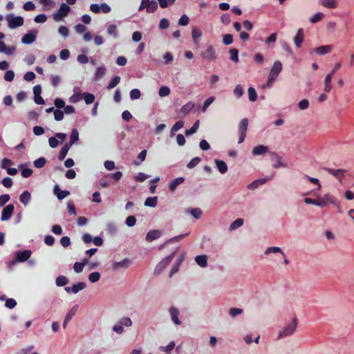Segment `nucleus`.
Returning a JSON list of instances; mask_svg holds the SVG:
<instances>
[{"mask_svg": "<svg viewBox=\"0 0 354 354\" xmlns=\"http://www.w3.org/2000/svg\"><path fill=\"white\" fill-rule=\"evenodd\" d=\"M15 210V206L12 204H8L2 210L1 220L8 221L12 216Z\"/></svg>", "mask_w": 354, "mask_h": 354, "instance_id": "nucleus-11", "label": "nucleus"}, {"mask_svg": "<svg viewBox=\"0 0 354 354\" xmlns=\"http://www.w3.org/2000/svg\"><path fill=\"white\" fill-rule=\"evenodd\" d=\"M160 234V231L157 230L149 231L146 235V240L148 242H151L152 241L159 238Z\"/></svg>", "mask_w": 354, "mask_h": 354, "instance_id": "nucleus-28", "label": "nucleus"}, {"mask_svg": "<svg viewBox=\"0 0 354 354\" xmlns=\"http://www.w3.org/2000/svg\"><path fill=\"white\" fill-rule=\"evenodd\" d=\"M248 126V119L247 118L242 119L239 123V132L246 134Z\"/></svg>", "mask_w": 354, "mask_h": 354, "instance_id": "nucleus-35", "label": "nucleus"}, {"mask_svg": "<svg viewBox=\"0 0 354 354\" xmlns=\"http://www.w3.org/2000/svg\"><path fill=\"white\" fill-rule=\"evenodd\" d=\"M229 54L230 55V59L234 63L239 62V50L235 48L230 49L229 50Z\"/></svg>", "mask_w": 354, "mask_h": 354, "instance_id": "nucleus-43", "label": "nucleus"}, {"mask_svg": "<svg viewBox=\"0 0 354 354\" xmlns=\"http://www.w3.org/2000/svg\"><path fill=\"white\" fill-rule=\"evenodd\" d=\"M6 20L8 22V26L11 29H15L23 26L24 18L20 16H15L12 14L8 15L6 17Z\"/></svg>", "mask_w": 354, "mask_h": 354, "instance_id": "nucleus-6", "label": "nucleus"}, {"mask_svg": "<svg viewBox=\"0 0 354 354\" xmlns=\"http://www.w3.org/2000/svg\"><path fill=\"white\" fill-rule=\"evenodd\" d=\"M160 6L162 8L173 5L176 0H158Z\"/></svg>", "mask_w": 354, "mask_h": 354, "instance_id": "nucleus-58", "label": "nucleus"}, {"mask_svg": "<svg viewBox=\"0 0 354 354\" xmlns=\"http://www.w3.org/2000/svg\"><path fill=\"white\" fill-rule=\"evenodd\" d=\"M277 40V33L274 32L272 33L266 39V44L268 46V48H273L274 44Z\"/></svg>", "mask_w": 354, "mask_h": 354, "instance_id": "nucleus-37", "label": "nucleus"}, {"mask_svg": "<svg viewBox=\"0 0 354 354\" xmlns=\"http://www.w3.org/2000/svg\"><path fill=\"white\" fill-rule=\"evenodd\" d=\"M131 261L130 259H124L120 261L114 262L112 264V269L115 270H118L121 268L127 269L131 266Z\"/></svg>", "mask_w": 354, "mask_h": 354, "instance_id": "nucleus-14", "label": "nucleus"}, {"mask_svg": "<svg viewBox=\"0 0 354 354\" xmlns=\"http://www.w3.org/2000/svg\"><path fill=\"white\" fill-rule=\"evenodd\" d=\"M319 3L328 9H335L337 7V0H319Z\"/></svg>", "mask_w": 354, "mask_h": 354, "instance_id": "nucleus-22", "label": "nucleus"}, {"mask_svg": "<svg viewBox=\"0 0 354 354\" xmlns=\"http://www.w3.org/2000/svg\"><path fill=\"white\" fill-rule=\"evenodd\" d=\"M333 75V72H330L326 76V77L324 79V91L325 93H329V92H330V91L332 89L331 82H332Z\"/></svg>", "mask_w": 354, "mask_h": 354, "instance_id": "nucleus-24", "label": "nucleus"}, {"mask_svg": "<svg viewBox=\"0 0 354 354\" xmlns=\"http://www.w3.org/2000/svg\"><path fill=\"white\" fill-rule=\"evenodd\" d=\"M54 194L57 196V197L59 199H64L66 196H68L70 194L68 191H63L59 189V187L57 185H55L54 187Z\"/></svg>", "mask_w": 354, "mask_h": 354, "instance_id": "nucleus-29", "label": "nucleus"}, {"mask_svg": "<svg viewBox=\"0 0 354 354\" xmlns=\"http://www.w3.org/2000/svg\"><path fill=\"white\" fill-rule=\"evenodd\" d=\"M83 95H84V100L86 104H87L93 103L95 100V96H94V95H93L91 93H85L83 94Z\"/></svg>", "mask_w": 354, "mask_h": 354, "instance_id": "nucleus-56", "label": "nucleus"}, {"mask_svg": "<svg viewBox=\"0 0 354 354\" xmlns=\"http://www.w3.org/2000/svg\"><path fill=\"white\" fill-rule=\"evenodd\" d=\"M233 92H234V95L237 98L241 97L243 95V93H244L243 88L240 84H238L235 86Z\"/></svg>", "mask_w": 354, "mask_h": 354, "instance_id": "nucleus-53", "label": "nucleus"}, {"mask_svg": "<svg viewBox=\"0 0 354 354\" xmlns=\"http://www.w3.org/2000/svg\"><path fill=\"white\" fill-rule=\"evenodd\" d=\"M304 178L310 184L316 186L315 192L313 194V195L315 196V198H311L308 197V193L302 194V196L304 197V203L306 205H311L324 208L328 206L329 205H335L337 204L336 198L329 192L324 194L322 197L319 196L318 192L322 190V185L319 178L311 177L308 175L304 176Z\"/></svg>", "mask_w": 354, "mask_h": 354, "instance_id": "nucleus-1", "label": "nucleus"}, {"mask_svg": "<svg viewBox=\"0 0 354 354\" xmlns=\"http://www.w3.org/2000/svg\"><path fill=\"white\" fill-rule=\"evenodd\" d=\"M185 180V178L183 177H178L177 178L174 179L169 185V189L171 192H174L176 189V187L179 185L180 184L183 183Z\"/></svg>", "mask_w": 354, "mask_h": 354, "instance_id": "nucleus-32", "label": "nucleus"}, {"mask_svg": "<svg viewBox=\"0 0 354 354\" xmlns=\"http://www.w3.org/2000/svg\"><path fill=\"white\" fill-rule=\"evenodd\" d=\"M55 282L57 286H63L68 283V279L66 277L61 275L57 277Z\"/></svg>", "mask_w": 354, "mask_h": 354, "instance_id": "nucleus-47", "label": "nucleus"}, {"mask_svg": "<svg viewBox=\"0 0 354 354\" xmlns=\"http://www.w3.org/2000/svg\"><path fill=\"white\" fill-rule=\"evenodd\" d=\"M325 170L328 174H331L332 176H333L334 177H335L337 178H342L346 173V170L342 169H331V168H326Z\"/></svg>", "mask_w": 354, "mask_h": 354, "instance_id": "nucleus-23", "label": "nucleus"}, {"mask_svg": "<svg viewBox=\"0 0 354 354\" xmlns=\"http://www.w3.org/2000/svg\"><path fill=\"white\" fill-rule=\"evenodd\" d=\"M203 35V30L198 26H194L192 28V38L195 44L198 45L201 37Z\"/></svg>", "mask_w": 354, "mask_h": 354, "instance_id": "nucleus-15", "label": "nucleus"}, {"mask_svg": "<svg viewBox=\"0 0 354 354\" xmlns=\"http://www.w3.org/2000/svg\"><path fill=\"white\" fill-rule=\"evenodd\" d=\"M176 346V343L174 341L170 342L167 346H162L159 347V350L166 354H170Z\"/></svg>", "mask_w": 354, "mask_h": 354, "instance_id": "nucleus-31", "label": "nucleus"}, {"mask_svg": "<svg viewBox=\"0 0 354 354\" xmlns=\"http://www.w3.org/2000/svg\"><path fill=\"white\" fill-rule=\"evenodd\" d=\"M274 160L275 161L274 167L275 168L285 167L286 165L283 162L281 157L278 156L277 154H274Z\"/></svg>", "mask_w": 354, "mask_h": 354, "instance_id": "nucleus-51", "label": "nucleus"}, {"mask_svg": "<svg viewBox=\"0 0 354 354\" xmlns=\"http://www.w3.org/2000/svg\"><path fill=\"white\" fill-rule=\"evenodd\" d=\"M170 88L168 86H162L160 88L158 95L160 97H163L168 96L170 94Z\"/></svg>", "mask_w": 354, "mask_h": 354, "instance_id": "nucleus-49", "label": "nucleus"}, {"mask_svg": "<svg viewBox=\"0 0 354 354\" xmlns=\"http://www.w3.org/2000/svg\"><path fill=\"white\" fill-rule=\"evenodd\" d=\"M86 288V284L84 282H78L72 285L71 286H68L65 288V290L68 293H74L76 294L79 291L84 290Z\"/></svg>", "mask_w": 354, "mask_h": 354, "instance_id": "nucleus-12", "label": "nucleus"}, {"mask_svg": "<svg viewBox=\"0 0 354 354\" xmlns=\"http://www.w3.org/2000/svg\"><path fill=\"white\" fill-rule=\"evenodd\" d=\"M31 199L30 193L28 191H24L19 196V200L24 205L28 204Z\"/></svg>", "mask_w": 354, "mask_h": 354, "instance_id": "nucleus-34", "label": "nucleus"}, {"mask_svg": "<svg viewBox=\"0 0 354 354\" xmlns=\"http://www.w3.org/2000/svg\"><path fill=\"white\" fill-rule=\"evenodd\" d=\"M243 225V220L242 218H237L233 221L230 225V230L233 231L240 227Z\"/></svg>", "mask_w": 354, "mask_h": 354, "instance_id": "nucleus-39", "label": "nucleus"}, {"mask_svg": "<svg viewBox=\"0 0 354 354\" xmlns=\"http://www.w3.org/2000/svg\"><path fill=\"white\" fill-rule=\"evenodd\" d=\"M333 50L332 46L330 45H324L315 48L313 51L315 53L319 55H324L330 53Z\"/></svg>", "mask_w": 354, "mask_h": 354, "instance_id": "nucleus-20", "label": "nucleus"}, {"mask_svg": "<svg viewBox=\"0 0 354 354\" xmlns=\"http://www.w3.org/2000/svg\"><path fill=\"white\" fill-rule=\"evenodd\" d=\"M71 11V7L65 3H62L59 9L53 14L52 17L55 21H61L67 17Z\"/></svg>", "mask_w": 354, "mask_h": 354, "instance_id": "nucleus-3", "label": "nucleus"}, {"mask_svg": "<svg viewBox=\"0 0 354 354\" xmlns=\"http://www.w3.org/2000/svg\"><path fill=\"white\" fill-rule=\"evenodd\" d=\"M282 71V64L280 61H275L270 69L268 80V86H270L273 82L275 81L278 75Z\"/></svg>", "mask_w": 354, "mask_h": 354, "instance_id": "nucleus-4", "label": "nucleus"}, {"mask_svg": "<svg viewBox=\"0 0 354 354\" xmlns=\"http://www.w3.org/2000/svg\"><path fill=\"white\" fill-rule=\"evenodd\" d=\"M176 252H174L167 257L162 259L156 266L154 269L155 274H160L167 268V266L171 263L174 257Z\"/></svg>", "mask_w": 354, "mask_h": 354, "instance_id": "nucleus-7", "label": "nucleus"}, {"mask_svg": "<svg viewBox=\"0 0 354 354\" xmlns=\"http://www.w3.org/2000/svg\"><path fill=\"white\" fill-rule=\"evenodd\" d=\"M189 17L186 15H183L178 21V24L180 26H185L189 24Z\"/></svg>", "mask_w": 354, "mask_h": 354, "instance_id": "nucleus-64", "label": "nucleus"}, {"mask_svg": "<svg viewBox=\"0 0 354 354\" xmlns=\"http://www.w3.org/2000/svg\"><path fill=\"white\" fill-rule=\"evenodd\" d=\"M101 277V274L99 272H93L89 274L88 278L91 283H96L97 282Z\"/></svg>", "mask_w": 354, "mask_h": 354, "instance_id": "nucleus-41", "label": "nucleus"}, {"mask_svg": "<svg viewBox=\"0 0 354 354\" xmlns=\"http://www.w3.org/2000/svg\"><path fill=\"white\" fill-rule=\"evenodd\" d=\"M133 178L136 182L141 183V182L145 181L146 179H147L149 178V176H147V174H145L142 172H140L138 174H136V176H134Z\"/></svg>", "mask_w": 354, "mask_h": 354, "instance_id": "nucleus-55", "label": "nucleus"}, {"mask_svg": "<svg viewBox=\"0 0 354 354\" xmlns=\"http://www.w3.org/2000/svg\"><path fill=\"white\" fill-rule=\"evenodd\" d=\"M194 260L196 263L202 268L207 266L208 257L206 254L197 255L195 257Z\"/></svg>", "mask_w": 354, "mask_h": 354, "instance_id": "nucleus-19", "label": "nucleus"}, {"mask_svg": "<svg viewBox=\"0 0 354 354\" xmlns=\"http://www.w3.org/2000/svg\"><path fill=\"white\" fill-rule=\"evenodd\" d=\"M158 8L157 3L154 1L142 0L139 10L146 9L147 12H154Z\"/></svg>", "mask_w": 354, "mask_h": 354, "instance_id": "nucleus-9", "label": "nucleus"}, {"mask_svg": "<svg viewBox=\"0 0 354 354\" xmlns=\"http://www.w3.org/2000/svg\"><path fill=\"white\" fill-rule=\"evenodd\" d=\"M157 205V197H149L147 198L145 201V205L151 207H155Z\"/></svg>", "mask_w": 354, "mask_h": 354, "instance_id": "nucleus-42", "label": "nucleus"}, {"mask_svg": "<svg viewBox=\"0 0 354 354\" xmlns=\"http://www.w3.org/2000/svg\"><path fill=\"white\" fill-rule=\"evenodd\" d=\"M309 106V102L308 100L304 99L301 100L298 104V107L300 110H306Z\"/></svg>", "mask_w": 354, "mask_h": 354, "instance_id": "nucleus-63", "label": "nucleus"}, {"mask_svg": "<svg viewBox=\"0 0 354 354\" xmlns=\"http://www.w3.org/2000/svg\"><path fill=\"white\" fill-rule=\"evenodd\" d=\"M31 254L32 252L29 250L19 251L16 253L15 257L17 261L24 262L30 258Z\"/></svg>", "mask_w": 354, "mask_h": 354, "instance_id": "nucleus-16", "label": "nucleus"}, {"mask_svg": "<svg viewBox=\"0 0 354 354\" xmlns=\"http://www.w3.org/2000/svg\"><path fill=\"white\" fill-rule=\"evenodd\" d=\"M280 253L282 256H284V252L279 247H269L265 250V254L268 255L270 254Z\"/></svg>", "mask_w": 354, "mask_h": 354, "instance_id": "nucleus-36", "label": "nucleus"}, {"mask_svg": "<svg viewBox=\"0 0 354 354\" xmlns=\"http://www.w3.org/2000/svg\"><path fill=\"white\" fill-rule=\"evenodd\" d=\"M169 314L171 315V318L173 322L176 325L180 324V321L178 319L179 311L175 307H171L169 310Z\"/></svg>", "mask_w": 354, "mask_h": 354, "instance_id": "nucleus-26", "label": "nucleus"}, {"mask_svg": "<svg viewBox=\"0 0 354 354\" xmlns=\"http://www.w3.org/2000/svg\"><path fill=\"white\" fill-rule=\"evenodd\" d=\"M216 166L221 174H225L227 171V166L226 163L221 160H214Z\"/></svg>", "mask_w": 354, "mask_h": 354, "instance_id": "nucleus-30", "label": "nucleus"}, {"mask_svg": "<svg viewBox=\"0 0 354 354\" xmlns=\"http://www.w3.org/2000/svg\"><path fill=\"white\" fill-rule=\"evenodd\" d=\"M324 18V14L320 12L315 13L309 18V21L311 24H316L323 20Z\"/></svg>", "mask_w": 354, "mask_h": 354, "instance_id": "nucleus-33", "label": "nucleus"}, {"mask_svg": "<svg viewBox=\"0 0 354 354\" xmlns=\"http://www.w3.org/2000/svg\"><path fill=\"white\" fill-rule=\"evenodd\" d=\"M269 151V149L267 146L263 145H259L254 147L252 149V153L254 156H261L267 153Z\"/></svg>", "mask_w": 354, "mask_h": 354, "instance_id": "nucleus-18", "label": "nucleus"}, {"mask_svg": "<svg viewBox=\"0 0 354 354\" xmlns=\"http://www.w3.org/2000/svg\"><path fill=\"white\" fill-rule=\"evenodd\" d=\"M298 325V319L296 317H294L291 319V321L283 327L278 333V339H283L290 335H292L297 328Z\"/></svg>", "mask_w": 354, "mask_h": 354, "instance_id": "nucleus-2", "label": "nucleus"}, {"mask_svg": "<svg viewBox=\"0 0 354 354\" xmlns=\"http://www.w3.org/2000/svg\"><path fill=\"white\" fill-rule=\"evenodd\" d=\"M190 214L196 218H200L202 215V210L199 208H194L190 210Z\"/></svg>", "mask_w": 354, "mask_h": 354, "instance_id": "nucleus-61", "label": "nucleus"}, {"mask_svg": "<svg viewBox=\"0 0 354 354\" xmlns=\"http://www.w3.org/2000/svg\"><path fill=\"white\" fill-rule=\"evenodd\" d=\"M37 35V30H31L24 35L21 38V42L24 44H30L35 41Z\"/></svg>", "mask_w": 354, "mask_h": 354, "instance_id": "nucleus-10", "label": "nucleus"}, {"mask_svg": "<svg viewBox=\"0 0 354 354\" xmlns=\"http://www.w3.org/2000/svg\"><path fill=\"white\" fill-rule=\"evenodd\" d=\"M106 32L109 36L112 37L114 39H116L119 37L118 26L116 24L112 22H109L106 24Z\"/></svg>", "mask_w": 354, "mask_h": 354, "instance_id": "nucleus-13", "label": "nucleus"}, {"mask_svg": "<svg viewBox=\"0 0 354 354\" xmlns=\"http://www.w3.org/2000/svg\"><path fill=\"white\" fill-rule=\"evenodd\" d=\"M120 81V77L119 76H115L109 84L107 86L108 89H111L114 88L116 85L119 84Z\"/></svg>", "mask_w": 354, "mask_h": 354, "instance_id": "nucleus-62", "label": "nucleus"}, {"mask_svg": "<svg viewBox=\"0 0 354 354\" xmlns=\"http://www.w3.org/2000/svg\"><path fill=\"white\" fill-rule=\"evenodd\" d=\"M199 124H200L199 120H196L191 129L185 131V135L190 136L192 134L195 133L198 129Z\"/></svg>", "mask_w": 354, "mask_h": 354, "instance_id": "nucleus-48", "label": "nucleus"}, {"mask_svg": "<svg viewBox=\"0 0 354 354\" xmlns=\"http://www.w3.org/2000/svg\"><path fill=\"white\" fill-rule=\"evenodd\" d=\"M141 96L140 91L137 88H133L130 91V98L132 100L139 99Z\"/></svg>", "mask_w": 354, "mask_h": 354, "instance_id": "nucleus-54", "label": "nucleus"}, {"mask_svg": "<svg viewBox=\"0 0 354 354\" xmlns=\"http://www.w3.org/2000/svg\"><path fill=\"white\" fill-rule=\"evenodd\" d=\"M263 181L262 180H255V181H253L252 183L248 184L247 185V188L250 190H253V189H257L261 184H263Z\"/></svg>", "mask_w": 354, "mask_h": 354, "instance_id": "nucleus-59", "label": "nucleus"}, {"mask_svg": "<svg viewBox=\"0 0 354 354\" xmlns=\"http://www.w3.org/2000/svg\"><path fill=\"white\" fill-rule=\"evenodd\" d=\"M200 55L202 59L208 62H216L218 58L216 50L212 45L207 46Z\"/></svg>", "mask_w": 354, "mask_h": 354, "instance_id": "nucleus-5", "label": "nucleus"}, {"mask_svg": "<svg viewBox=\"0 0 354 354\" xmlns=\"http://www.w3.org/2000/svg\"><path fill=\"white\" fill-rule=\"evenodd\" d=\"M46 164V159L44 158H39L34 161V166L37 168H41Z\"/></svg>", "mask_w": 354, "mask_h": 354, "instance_id": "nucleus-60", "label": "nucleus"}, {"mask_svg": "<svg viewBox=\"0 0 354 354\" xmlns=\"http://www.w3.org/2000/svg\"><path fill=\"white\" fill-rule=\"evenodd\" d=\"M71 142L68 144L71 147L79 140V132L76 129H73L70 136Z\"/></svg>", "mask_w": 354, "mask_h": 354, "instance_id": "nucleus-40", "label": "nucleus"}, {"mask_svg": "<svg viewBox=\"0 0 354 354\" xmlns=\"http://www.w3.org/2000/svg\"><path fill=\"white\" fill-rule=\"evenodd\" d=\"M194 107V104L192 102H189L185 104L181 109L180 112L183 115H186Z\"/></svg>", "mask_w": 354, "mask_h": 354, "instance_id": "nucleus-45", "label": "nucleus"}, {"mask_svg": "<svg viewBox=\"0 0 354 354\" xmlns=\"http://www.w3.org/2000/svg\"><path fill=\"white\" fill-rule=\"evenodd\" d=\"M184 126V122L181 120L176 122L174 125L172 127L171 129V136H174L175 133L183 128Z\"/></svg>", "mask_w": 354, "mask_h": 354, "instance_id": "nucleus-44", "label": "nucleus"}, {"mask_svg": "<svg viewBox=\"0 0 354 354\" xmlns=\"http://www.w3.org/2000/svg\"><path fill=\"white\" fill-rule=\"evenodd\" d=\"M304 39V34L302 28H299L294 37L293 41L297 48H300Z\"/></svg>", "mask_w": 354, "mask_h": 354, "instance_id": "nucleus-17", "label": "nucleus"}, {"mask_svg": "<svg viewBox=\"0 0 354 354\" xmlns=\"http://www.w3.org/2000/svg\"><path fill=\"white\" fill-rule=\"evenodd\" d=\"M73 95H72L69 97V101L71 103H77V102L80 101L82 99V95L81 93L80 92V89L78 88H74L73 89Z\"/></svg>", "mask_w": 354, "mask_h": 354, "instance_id": "nucleus-27", "label": "nucleus"}, {"mask_svg": "<svg viewBox=\"0 0 354 354\" xmlns=\"http://www.w3.org/2000/svg\"><path fill=\"white\" fill-rule=\"evenodd\" d=\"M70 147H71V145H69L68 144H66L62 148V149L60 150V152L59 153V156H58V158L60 160H62L65 158V157L66 156L68 152V150L70 149Z\"/></svg>", "mask_w": 354, "mask_h": 354, "instance_id": "nucleus-38", "label": "nucleus"}, {"mask_svg": "<svg viewBox=\"0 0 354 354\" xmlns=\"http://www.w3.org/2000/svg\"><path fill=\"white\" fill-rule=\"evenodd\" d=\"M67 136L66 133H57L53 137L49 138L48 139V143L51 148H56L59 143L63 142Z\"/></svg>", "mask_w": 354, "mask_h": 354, "instance_id": "nucleus-8", "label": "nucleus"}, {"mask_svg": "<svg viewBox=\"0 0 354 354\" xmlns=\"http://www.w3.org/2000/svg\"><path fill=\"white\" fill-rule=\"evenodd\" d=\"M122 326L130 327L132 326L133 322L130 317H124L121 318L118 322Z\"/></svg>", "mask_w": 354, "mask_h": 354, "instance_id": "nucleus-46", "label": "nucleus"}, {"mask_svg": "<svg viewBox=\"0 0 354 354\" xmlns=\"http://www.w3.org/2000/svg\"><path fill=\"white\" fill-rule=\"evenodd\" d=\"M15 47H7L3 41H0V53H4L7 55H12L15 52Z\"/></svg>", "mask_w": 354, "mask_h": 354, "instance_id": "nucleus-25", "label": "nucleus"}, {"mask_svg": "<svg viewBox=\"0 0 354 354\" xmlns=\"http://www.w3.org/2000/svg\"><path fill=\"white\" fill-rule=\"evenodd\" d=\"M55 120L61 121L64 119V111L59 109H56L53 111Z\"/></svg>", "mask_w": 354, "mask_h": 354, "instance_id": "nucleus-57", "label": "nucleus"}, {"mask_svg": "<svg viewBox=\"0 0 354 354\" xmlns=\"http://www.w3.org/2000/svg\"><path fill=\"white\" fill-rule=\"evenodd\" d=\"M248 97L250 101L255 102L257 98V95L255 89L253 87H250L248 90Z\"/></svg>", "mask_w": 354, "mask_h": 354, "instance_id": "nucleus-50", "label": "nucleus"}, {"mask_svg": "<svg viewBox=\"0 0 354 354\" xmlns=\"http://www.w3.org/2000/svg\"><path fill=\"white\" fill-rule=\"evenodd\" d=\"M78 309V306L77 305H75L73 306L70 310L67 313L66 315V321H69L71 319V318L75 315V314L76 313L77 310Z\"/></svg>", "mask_w": 354, "mask_h": 354, "instance_id": "nucleus-52", "label": "nucleus"}, {"mask_svg": "<svg viewBox=\"0 0 354 354\" xmlns=\"http://www.w3.org/2000/svg\"><path fill=\"white\" fill-rule=\"evenodd\" d=\"M37 1L42 6V9L45 11L51 10L56 6V3L53 0H37Z\"/></svg>", "mask_w": 354, "mask_h": 354, "instance_id": "nucleus-21", "label": "nucleus"}]
</instances>
